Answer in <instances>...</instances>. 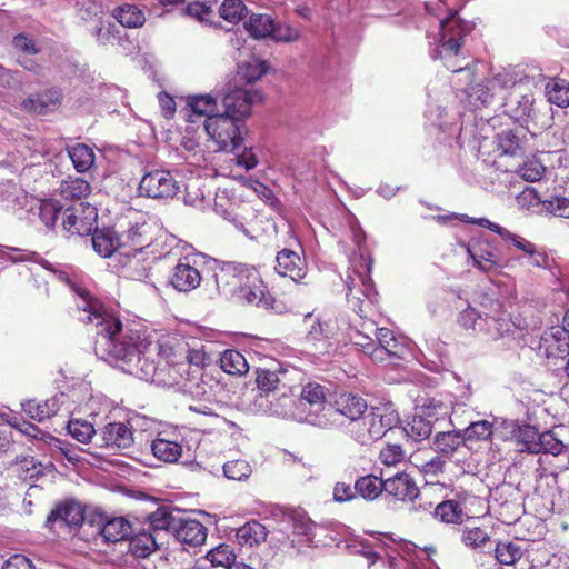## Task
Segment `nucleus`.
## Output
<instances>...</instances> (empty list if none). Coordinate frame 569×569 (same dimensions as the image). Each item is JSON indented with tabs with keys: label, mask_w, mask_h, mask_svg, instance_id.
I'll return each mask as SVG.
<instances>
[{
	"label": "nucleus",
	"mask_w": 569,
	"mask_h": 569,
	"mask_svg": "<svg viewBox=\"0 0 569 569\" xmlns=\"http://www.w3.org/2000/svg\"><path fill=\"white\" fill-rule=\"evenodd\" d=\"M252 470L250 465L242 459L228 461L223 465V473L230 480L242 481L249 478Z\"/></svg>",
	"instance_id": "59"
},
{
	"label": "nucleus",
	"mask_w": 569,
	"mask_h": 569,
	"mask_svg": "<svg viewBox=\"0 0 569 569\" xmlns=\"http://www.w3.org/2000/svg\"><path fill=\"white\" fill-rule=\"evenodd\" d=\"M475 503L485 505V501L473 495L463 492L455 496L453 499L443 500L435 508V517L448 525H462L469 517L470 508Z\"/></svg>",
	"instance_id": "6"
},
{
	"label": "nucleus",
	"mask_w": 569,
	"mask_h": 569,
	"mask_svg": "<svg viewBox=\"0 0 569 569\" xmlns=\"http://www.w3.org/2000/svg\"><path fill=\"white\" fill-rule=\"evenodd\" d=\"M178 518L179 516L173 515L168 508L160 507L148 516L149 530L156 536L161 530L173 533Z\"/></svg>",
	"instance_id": "44"
},
{
	"label": "nucleus",
	"mask_w": 569,
	"mask_h": 569,
	"mask_svg": "<svg viewBox=\"0 0 569 569\" xmlns=\"http://www.w3.org/2000/svg\"><path fill=\"white\" fill-rule=\"evenodd\" d=\"M261 100L260 91L231 84L222 97L224 111L241 121L250 114L251 107Z\"/></svg>",
	"instance_id": "8"
},
{
	"label": "nucleus",
	"mask_w": 569,
	"mask_h": 569,
	"mask_svg": "<svg viewBox=\"0 0 569 569\" xmlns=\"http://www.w3.org/2000/svg\"><path fill=\"white\" fill-rule=\"evenodd\" d=\"M207 559L213 567L232 568L236 562V553L230 545L221 543L207 553Z\"/></svg>",
	"instance_id": "48"
},
{
	"label": "nucleus",
	"mask_w": 569,
	"mask_h": 569,
	"mask_svg": "<svg viewBox=\"0 0 569 569\" xmlns=\"http://www.w3.org/2000/svg\"><path fill=\"white\" fill-rule=\"evenodd\" d=\"M188 108L191 114H189V122H194L193 117H210L214 116L217 110V99L211 94H199L188 98Z\"/></svg>",
	"instance_id": "41"
},
{
	"label": "nucleus",
	"mask_w": 569,
	"mask_h": 569,
	"mask_svg": "<svg viewBox=\"0 0 569 569\" xmlns=\"http://www.w3.org/2000/svg\"><path fill=\"white\" fill-rule=\"evenodd\" d=\"M548 358L563 357L569 353V331L565 327H553L541 337L540 345Z\"/></svg>",
	"instance_id": "22"
},
{
	"label": "nucleus",
	"mask_w": 569,
	"mask_h": 569,
	"mask_svg": "<svg viewBox=\"0 0 569 569\" xmlns=\"http://www.w3.org/2000/svg\"><path fill=\"white\" fill-rule=\"evenodd\" d=\"M247 12V7L242 0H224L219 8L222 19L230 23L239 22Z\"/></svg>",
	"instance_id": "57"
},
{
	"label": "nucleus",
	"mask_w": 569,
	"mask_h": 569,
	"mask_svg": "<svg viewBox=\"0 0 569 569\" xmlns=\"http://www.w3.org/2000/svg\"><path fill=\"white\" fill-rule=\"evenodd\" d=\"M152 355L157 351L158 358L164 361L167 366L172 367L179 375V377H172V383L187 387L188 378L184 379L181 373V370H184L186 367V345L177 338L168 337L159 340L156 346L152 343Z\"/></svg>",
	"instance_id": "7"
},
{
	"label": "nucleus",
	"mask_w": 569,
	"mask_h": 569,
	"mask_svg": "<svg viewBox=\"0 0 569 569\" xmlns=\"http://www.w3.org/2000/svg\"><path fill=\"white\" fill-rule=\"evenodd\" d=\"M301 31L287 22L274 19V27L270 39L279 43H292L300 39Z\"/></svg>",
	"instance_id": "53"
},
{
	"label": "nucleus",
	"mask_w": 569,
	"mask_h": 569,
	"mask_svg": "<svg viewBox=\"0 0 569 569\" xmlns=\"http://www.w3.org/2000/svg\"><path fill=\"white\" fill-rule=\"evenodd\" d=\"M517 149H520V144H515L512 150L505 148V144H480L479 153H481L483 157L485 162L499 169L500 164L498 163L497 159L508 153L515 154Z\"/></svg>",
	"instance_id": "56"
},
{
	"label": "nucleus",
	"mask_w": 569,
	"mask_h": 569,
	"mask_svg": "<svg viewBox=\"0 0 569 569\" xmlns=\"http://www.w3.org/2000/svg\"><path fill=\"white\" fill-rule=\"evenodd\" d=\"M522 547L513 540H498L493 550L496 561L500 566H515L523 557Z\"/></svg>",
	"instance_id": "35"
},
{
	"label": "nucleus",
	"mask_w": 569,
	"mask_h": 569,
	"mask_svg": "<svg viewBox=\"0 0 569 569\" xmlns=\"http://www.w3.org/2000/svg\"><path fill=\"white\" fill-rule=\"evenodd\" d=\"M201 280V273L189 256L179 259L170 276L171 286L180 292L194 290L200 286Z\"/></svg>",
	"instance_id": "15"
},
{
	"label": "nucleus",
	"mask_w": 569,
	"mask_h": 569,
	"mask_svg": "<svg viewBox=\"0 0 569 569\" xmlns=\"http://www.w3.org/2000/svg\"><path fill=\"white\" fill-rule=\"evenodd\" d=\"M458 532L460 542L470 550L483 549L491 541V531L481 522L480 517H467Z\"/></svg>",
	"instance_id": "13"
},
{
	"label": "nucleus",
	"mask_w": 569,
	"mask_h": 569,
	"mask_svg": "<svg viewBox=\"0 0 569 569\" xmlns=\"http://www.w3.org/2000/svg\"><path fill=\"white\" fill-rule=\"evenodd\" d=\"M91 242L94 251L102 258H110L118 249L122 248L121 238L113 228L98 229L92 231Z\"/></svg>",
	"instance_id": "25"
},
{
	"label": "nucleus",
	"mask_w": 569,
	"mask_h": 569,
	"mask_svg": "<svg viewBox=\"0 0 569 569\" xmlns=\"http://www.w3.org/2000/svg\"><path fill=\"white\" fill-rule=\"evenodd\" d=\"M221 150L228 151L232 156L230 161L234 162L238 167L244 168L247 171L252 170L259 163L253 146L222 144Z\"/></svg>",
	"instance_id": "36"
},
{
	"label": "nucleus",
	"mask_w": 569,
	"mask_h": 569,
	"mask_svg": "<svg viewBox=\"0 0 569 569\" xmlns=\"http://www.w3.org/2000/svg\"><path fill=\"white\" fill-rule=\"evenodd\" d=\"M78 16L83 21H93L100 23L104 20L102 6L93 0H83L78 2Z\"/></svg>",
	"instance_id": "58"
},
{
	"label": "nucleus",
	"mask_w": 569,
	"mask_h": 569,
	"mask_svg": "<svg viewBox=\"0 0 569 569\" xmlns=\"http://www.w3.org/2000/svg\"><path fill=\"white\" fill-rule=\"evenodd\" d=\"M68 432L79 442L88 443L96 433V430L88 421L72 420L68 423Z\"/></svg>",
	"instance_id": "62"
},
{
	"label": "nucleus",
	"mask_w": 569,
	"mask_h": 569,
	"mask_svg": "<svg viewBox=\"0 0 569 569\" xmlns=\"http://www.w3.org/2000/svg\"><path fill=\"white\" fill-rule=\"evenodd\" d=\"M63 210L58 201L43 200L39 206V218L48 229H54L58 220H62Z\"/></svg>",
	"instance_id": "50"
},
{
	"label": "nucleus",
	"mask_w": 569,
	"mask_h": 569,
	"mask_svg": "<svg viewBox=\"0 0 569 569\" xmlns=\"http://www.w3.org/2000/svg\"><path fill=\"white\" fill-rule=\"evenodd\" d=\"M539 430L531 425L519 426L515 431V441L520 452L540 453L541 447L538 446L540 439Z\"/></svg>",
	"instance_id": "38"
},
{
	"label": "nucleus",
	"mask_w": 569,
	"mask_h": 569,
	"mask_svg": "<svg viewBox=\"0 0 569 569\" xmlns=\"http://www.w3.org/2000/svg\"><path fill=\"white\" fill-rule=\"evenodd\" d=\"M239 298L253 306L269 307L272 299L269 296L267 286L257 271L247 276V281L239 287Z\"/></svg>",
	"instance_id": "21"
},
{
	"label": "nucleus",
	"mask_w": 569,
	"mask_h": 569,
	"mask_svg": "<svg viewBox=\"0 0 569 569\" xmlns=\"http://www.w3.org/2000/svg\"><path fill=\"white\" fill-rule=\"evenodd\" d=\"M203 129L214 142H243L241 120L223 112L206 118Z\"/></svg>",
	"instance_id": "5"
},
{
	"label": "nucleus",
	"mask_w": 569,
	"mask_h": 569,
	"mask_svg": "<svg viewBox=\"0 0 569 569\" xmlns=\"http://www.w3.org/2000/svg\"><path fill=\"white\" fill-rule=\"evenodd\" d=\"M62 100L63 93L61 89L52 87L31 93L21 101L20 108L31 114L47 116L59 110Z\"/></svg>",
	"instance_id": "10"
},
{
	"label": "nucleus",
	"mask_w": 569,
	"mask_h": 569,
	"mask_svg": "<svg viewBox=\"0 0 569 569\" xmlns=\"http://www.w3.org/2000/svg\"><path fill=\"white\" fill-rule=\"evenodd\" d=\"M91 192L90 183L80 177L64 180L60 187V194L67 200L82 199Z\"/></svg>",
	"instance_id": "45"
},
{
	"label": "nucleus",
	"mask_w": 569,
	"mask_h": 569,
	"mask_svg": "<svg viewBox=\"0 0 569 569\" xmlns=\"http://www.w3.org/2000/svg\"><path fill=\"white\" fill-rule=\"evenodd\" d=\"M17 477L23 481L32 480L42 476V465L37 462L33 457H24L14 465Z\"/></svg>",
	"instance_id": "54"
},
{
	"label": "nucleus",
	"mask_w": 569,
	"mask_h": 569,
	"mask_svg": "<svg viewBox=\"0 0 569 569\" xmlns=\"http://www.w3.org/2000/svg\"><path fill=\"white\" fill-rule=\"evenodd\" d=\"M367 401L352 392L339 395L332 405H329L322 412H311L306 420L320 428H329L341 423L340 417L347 418L350 422L360 418L367 411Z\"/></svg>",
	"instance_id": "3"
},
{
	"label": "nucleus",
	"mask_w": 569,
	"mask_h": 569,
	"mask_svg": "<svg viewBox=\"0 0 569 569\" xmlns=\"http://www.w3.org/2000/svg\"><path fill=\"white\" fill-rule=\"evenodd\" d=\"M468 253L472 258L475 266L482 271H491L499 266L497 256L488 243H472L468 247Z\"/></svg>",
	"instance_id": "37"
},
{
	"label": "nucleus",
	"mask_w": 569,
	"mask_h": 569,
	"mask_svg": "<svg viewBox=\"0 0 569 569\" xmlns=\"http://www.w3.org/2000/svg\"><path fill=\"white\" fill-rule=\"evenodd\" d=\"M101 535L107 541L118 542L128 539L132 535V527L124 518L117 517L103 523Z\"/></svg>",
	"instance_id": "40"
},
{
	"label": "nucleus",
	"mask_w": 569,
	"mask_h": 569,
	"mask_svg": "<svg viewBox=\"0 0 569 569\" xmlns=\"http://www.w3.org/2000/svg\"><path fill=\"white\" fill-rule=\"evenodd\" d=\"M357 497L375 501L385 492V480L372 473L358 477L355 481Z\"/></svg>",
	"instance_id": "31"
},
{
	"label": "nucleus",
	"mask_w": 569,
	"mask_h": 569,
	"mask_svg": "<svg viewBox=\"0 0 569 569\" xmlns=\"http://www.w3.org/2000/svg\"><path fill=\"white\" fill-rule=\"evenodd\" d=\"M276 271L281 277H289L295 282H300L307 273V263L296 251L282 249L276 257Z\"/></svg>",
	"instance_id": "18"
},
{
	"label": "nucleus",
	"mask_w": 569,
	"mask_h": 569,
	"mask_svg": "<svg viewBox=\"0 0 569 569\" xmlns=\"http://www.w3.org/2000/svg\"><path fill=\"white\" fill-rule=\"evenodd\" d=\"M369 420L366 417V412L360 417L350 422L349 432L351 437L361 445H369L373 442L371 431L369 430Z\"/></svg>",
	"instance_id": "60"
},
{
	"label": "nucleus",
	"mask_w": 569,
	"mask_h": 569,
	"mask_svg": "<svg viewBox=\"0 0 569 569\" xmlns=\"http://www.w3.org/2000/svg\"><path fill=\"white\" fill-rule=\"evenodd\" d=\"M149 198L161 199L174 197L180 187L172 173L167 170H154L146 173L139 184Z\"/></svg>",
	"instance_id": "9"
},
{
	"label": "nucleus",
	"mask_w": 569,
	"mask_h": 569,
	"mask_svg": "<svg viewBox=\"0 0 569 569\" xmlns=\"http://www.w3.org/2000/svg\"><path fill=\"white\" fill-rule=\"evenodd\" d=\"M152 455L166 463H174L182 456V443L164 437H157L150 446Z\"/></svg>",
	"instance_id": "29"
},
{
	"label": "nucleus",
	"mask_w": 569,
	"mask_h": 569,
	"mask_svg": "<svg viewBox=\"0 0 569 569\" xmlns=\"http://www.w3.org/2000/svg\"><path fill=\"white\" fill-rule=\"evenodd\" d=\"M93 36L100 44H113L114 41L120 39V29L108 17L107 20L100 21V23L94 27Z\"/></svg>",
	"instance_id": "51"
},
{
	"label": "nucleus",
	"mask_w": 569,
	"mask_h": 569,
	"mask_svg": "<svg viewBox=\"0 0 569 569\" xmlns=\"http://www.w3.org/2000/svg\"><path fill=\"white\" fill-rule=\"evenodd\" d=\"M173 537L184 547L202 546L208 536V529L197 519L179 516L174 522Z\"/></svg>",
	"instance_id": "14"
},
{
	"label": "nucleus",
	"mask_w": 569,
	"mask_h": 569,
	"mask_svg": "<svg viewBox=\"0 0 569 569\" xmlns=\"http://www.w3.org/2000/svg\"><path fill=\"white\" fill-rule=\"evenodd\" d=\"M288 370L279 367L278 369L258 368L256 370V382L259 390L264 393L282 391L289 389L286 382Z\"/></svg>",
	"instance_id": "26"
},
{
	"label": "nucleus",
	"mask_w": 569,
	"mask_h": 569,
	"mask_svg": "<svg viewBox=\"0 0 569 569\" xmlns=\"http://www.w3.org/2000/svg\"><path fill=\"white\" fill-rule=\"evenodd\" d=\"M477 301L482 308L481 316H485L489 328L492 326L498 337L510 330V319L502 302L493 293L480 291Z\"/></svg>",
	"instance_id": "11"
},
{
	"label": "nucleus",
	"mask_w": 569,
	"mask_h": 569,
	"mask_svg": "<svg viewBox=\"0 0 569 569\" xmlns=\"http://www.w3.org/2000/svg\"><path fill=\"white\" fill-rule=\"evenodd\" d=\"M363 330L370 331L376 337L375 361H385L391 356L399 357L400 346L392 330L388 328H377L373 321L361 323Z\"/></svg>",
	"instance_id": "17"
},
{
	"label": "nucleus",
	"mask_w": 569,
	"mask_h": 569,
	"mask_svg": "<svg viewBox=\"0 0 569 569\" xmlns=\"http://www.w3.org/2000/svg\"><path fill=\"white\" fill-rule=\"evenodd\" d=\"M339 331L338 319L333 312H326L319 316L316 322L307 332L308 342L317 346L319 342L332 339Z\"/></svg>",
	"instance_id": "23"
},
{
	"label": "nucleus",
	"mask_w": 569,
	"mask_h": 569,
	"mask_svg": "<svg viewBox=\"0 0 569 569\" xmlns=\"http://www.w3.org/2000/svg\"><path fill=\"white\" fill-rule=\"evenodd\" d=\"M373 441L381 439L399 421L398 413L390 406L372 407L366 415Z\"/></svg>",
	"instance_id": "19"
},
{
	"label": "nucleus",
	"mask_w": 569,
	"mask_h": 569,
	"mask_svg": "<svg viewBox=\"0 0 569 569\" xmlns=\"http://www.w3.org/2000/svg\"><path fill=\"white\" fill-rule=\"evenodd\" d=\"M22 409L28 417L42 422L54 416L59 411L60 406L59 400L53 397L46 400H27L22 403Z\"/></svg>",
	"instance_id": "30"
},
{
	"label": "nucleus",
	"mask_w": 569,
	"mask_h": 569,
	"mask_svg": "<svg viewBox=\"0 0 569 569\" xmlns=\"http://www.w3.org/2000/svg\"><path fill=\"white\" fill-rule=\"evenodd\" d=\"M456 13V11H451L447 18L440 20L439 46L442 50L436 51V54H433L435 59L442 57V51L448 56H457L459 53L462 41V30L455 19Z\"/></svg>",
	"instance_id": "16"
},
{
	"label": "nucleus",
	"mask_w": 569,
	"mask_h": 569,
	"mask_svg": "<svg viewBox=\"0 0 569 569\" xmlns=\"http://www.w3.org/2000/svg\"><path fill=\"white\" fill-rule=\"evenodd\" d=\"M465 445L473 441H486L491 439L493 425L488 420L471 422L462 432Z\"/></svg>",
	"instance_id": "47"
},
{
	"label": "nucleus",
	"mask_w": 569,
	"mask_h": 569,
	"mask_svg": "<svg viewBox=\"0 0 569 569\" xmlns=\"http://www.w3.org/2000/svg\"><path fill=\"white\" fill-rule=\"evenodd\" d=\"M385 487V492L402 502H412L420 495V490L416 481L406 472H399L393 477L386 479Z\"/></svg>",
	"instance_id": "20"
},
{
	"label": "nucleus",
	"mask_w": 569,
	"mask_h": 569,
	"mask_svg": "<svg viewBox=\"0 0 569 569\" xmlns=\"http://www.w3.org/2000/svg\"><path fill=\"white\" fill-rule=\"evenodd\" d=\"M274 27V19L266 13H252L244 21V29L251 38L261 40L270 39Z\"/></svg>",
	"instance_id": "33"
},
{
	"label": "nucleus",
	"mask_w": 569,
	"mask_h": 569,
	"mask_svg": "<svg viewBox=\"0 0 569 569\" xmlns=\"http://www.w3.org/2000/svg\"><path fill=\"white\" fill-rule=\"evenodd\" d=\"M219 366L226 373L239 377L248 373L250 369V366L244 356L236 349L224 350L220 355Z\"/></svg>",
	"instance_id": "34"
},
{
	"label": "nucleus",
	"mask_w": 569,
	"mask_h": 569,
	"mask_svg": "<svg viewBox=\"0 0 569 569\" xmlns=\"http://www.w3.org/2000/svg\"><path fill=\"white\" fill-rule=\"evenodd\" d=\"M183 11L187 16L194 18L201 23H210L211 18L213 17L211 6L200 1L189 2Z\"/></svg>",
	"instance_id": "63"
},
{
	"label": "nucleus",
	"mask_w": 569,
	"mask_h": 569,
	"mask_svg": "<svg viewBox=\"0 0 569 569\" xmlns=\"http://www.w3.org/2000/svg\"><path fill=\"white\" fill-rule=\"evenodd\" d=\"M240 181L243 187L251 189L266 203L270 206H276L279 203V200L274 196L272 189L266 183L250 177H241Z\"/></svg>",
	"instance_id": "55"
},
{
	"label": "nucleus",
	"mask_w": 569,
	"mask_h": 569,
	"mask_svg": "<svg viewBox=\"0 0 569 569\" xmlns=\"http://www.w3.org/2000/svg\"><path fill=\"white\" fill-rule=\"evenodd\" d=\"M545 172L546 167L537 159H530L517 169L518 176L528 182L541 180Z\"/></svg>",
	"instance_id": "61"
},
{
	"label": "nucleus",
	"mask_w": 569,
	"mask_h": 569,
	"mask_svg": "<svg viewBox=\"0 0 569 569\" xmlns=\"http://www.w3.org/2000/svg\"><path fill=\"white\" fill-rule=\"evenodd\" d=\"M360 260L363 271L353 270L345 280L346 298L350 308L365 320L375 313L378 291L370 276L372 261L362 256Z\"/></svg>",
	"instance_id": "2"
},
{
	"label": "nucleus",
	"mask_w": 569,
	"mask_h": 569,
	"mask_svg": "<svg viewBox=\"0 0 569 569\" xmlns=\"http://www.w3.org/2000/svg\"><path fill=\"white\" fill-rule=\"evenodd\" d=\"M113 18L123 27L138 28L141 27L144 21V13L132 4H124L117 8L113 12Z\"/></svg>",
	"instance_id": "46"
},
{
	"label": "nucleus",
	"mask_w": 569,
	"mask_h": 569,
	"mask_svg": "<svg viewBox=\"0 0 569 569\" xmlns=\"http://www.w3.org/2000/svg\"><path fill=\"white\" fill-rule=\"evenodd\" d=\"M548 101L558 107L569 106V83L565 80H552L546 86Z\"/></svg>",
	"instance_id": "49"
},
{
	"label": "nucleus",
	"mask_w": 569,
	"mask_h": 569,
	"mask_svg": "<svg viewBox=\"0 0 569 569\" xmlns=\"http://www.w3.org/2000/svg\"><path fill=\"white\" fill-rule=\"evenodd\" d=\"M101 435L106 447L128 449L133 443V430L123 422L106 425Z\"/></svg>",
	"instance_id": "24"
},
{
	"label": "nucleus",
	"mask_w": 569,
	"mask_h": 569,
	"mask_svg": "<svg viewBox=\"0 0 569 569\" xmlns=\"http://www.w3.org/2000/svg\"><path fill=\"white\" fill-rule=\"evenodd\" d=\"M84 521V509L73 500L57 503L47 517V526L50 529L59 527L78 528Z\"/></svg>",
	"instance_id": "12"
},
{
	"label": "nucleus",
	"mask_w": 569,
	"mask_h": 569,
	"mask_svg": "<svg viewBox=\"0 0 569 569\" xmlns=\"http://www.w3.org/2000/svg\"><path fill=\"white\" fill-rule=\"evenodd\" d=\"M69 157L78 172L88 171L94 163V152L90 144H68Z\"/></svg>",
	"instance_id": "43"
},
{
	"label": "nucleus",
	"mask_w": 569,
	"mask_h": 569,
	"mask_svg": "<svg viewBox=\"0 0 569 569\" xmlns=\"http://www.w3.org/2000/svg\"><path fill=\"white\" fill-rule=\"evenodd\" d=\"M299 401L301 406L308 405L310 407L306 418L311 412H322V409L329 406L326 405L325 387L317 382H309L302 387Z\"/></svg>",
	"instance_id": "32"
},
{
	"label": "nucleus",
	"mask_w": 569,
	"mask_h": 569,
	"mask_svg": "<svg viewBox=\"0 0 569 569\" xmlns=\"http://www.w3.org/2000/svg\"><path fill=\"white\" fill-rule=\"evenodd\" d=\"M506 241H510L517 249L531 258L533 266L540 267L546 262V254L538 252L536 244L527 239L511 232V237L506 238Z\"/></svg>",
	"instance_id": "52"
},
{
	"label": "nucleus",
	"mask_w": 569,
	"mask_h": 569,
	"mask_svg": "<svg viewBox=\"0 0 569 569\" xmlns=\"http://www.w3.org/2000/svg\"><path fill=\"white\" fill-rule=\"evenodd\" d=\"M97 223L98 210L88 202L74 203L62 211L61 228L69 236H89Z\"/></svg>",
	"instance_id": "4"
},
{
	"label": "nucleus",
	"mask_w": 569,
	"mask_h": 569,
	"mask_svg": "<svg viewBox=\"0 0 569 569\" xmlns=\"http://www.w3.org/2000/svg\"><path fill=\"white\" fill-rule=\"evenodd\" d=\"M267 528L257 520L246 522L236 532L237 541L242 547H256L266 541Z\"/></svg>",
	"instance_id": "28"
},
{
	"label": "nucleus",
	"mask_w": 569,
	"mask_h": 569,
	"mask_svg": "<svg viewBox=\"0 0 569 569\" xmlns=\"http://www.w3.org/2000/svg\"><path fill=\"white\" fill-rule=\"evenodd\" d=\"M152 242L150 234V228L146 224H134L127 230L123 238H121L122 248H128L129 253L141 252L144 248H148Z\"/></svg>",
	"instance_id": "27"
},
{
	"label": "nucleus",
	"mask_w": 569,
	"mask_h": 569,
	"mask_svg": "<svg viewBox=\"0 0 569 569\" xmlns=\"http://www.w3.org/2000/svg\"><path fill=\"white\" fill-rule=\"evenodd\" d=\"M433 445L437 452L451 456L461 445H465V438L460 431H442L435 436Z\"/></svg>",
	"instance_id": "42"
},
{
	"label": "nucleus",
	"mask_w": 569,
	"mask_h": 569,
	"mask_svg": "<svg viewBox=\"0 0 569 569\" xmlns=\"http://www.w3.org/2000/svg\"><path fill=\"white\" fill-rule=\"evenodd\" d=\"M407 432L416 441L425 440L431 435L432 425L423 417H413Z\"/></svg>",
	"instance_id": "64"
},
{
	"label": "nucleus",
	"mask_w": 569,
	"mask_h": 569,
	"mask_svg": "<svg viewBox=\"0 0 569 569\" xmlns=\"http://www.w3.org/2000/svg\"><path fill=\"white\" fill-rule=\"evenodd\" d=\"M78 290L82 298L78 310L84 313L80 320L96 327V352L124 372L143 380L153 379L158 362L152 357V340L146 331L123 323L87 289Z\"/></svg>",
	"instance_id": "1"
},
{
	"label": "nucleus",
	"mask_w": 569,
	"mask_h": 569,
	"mask_svg": "<svg viewBox=\"0 0 569 569\" xmlns=\"http://www.w3.org/2000/svg\"><path fill=\"white\" fill-rule=\"evenodd\" d=\"M129 549L137 558H144L158 548L157 536L150 530H142L129 537Z\"/></svg>",
	"instance_id": "39"
}]
</instances>
